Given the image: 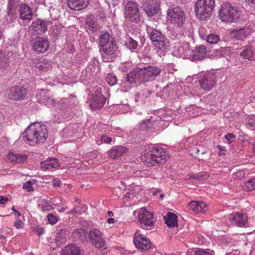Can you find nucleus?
I'll return each instance as SVG.
<instances>
[{"instance_id":"nucleus-1","label":"nucleus","mask_w":255,"mask_h":255,"mask_svg":"<svg viewBox=\"0 0 255 255\" xmlns=\"http://www.w3.org/2000/svg\"><path fill=\"white\" fill-rule=\"evenodd\" d=\"M168 157V153L165 149L155 145L146 147L141 155L142 161L148 166L164 164Z\"/></svg>"},{"instance_id":"nucleus-2","label":"nucleus","mask_w":255,"mask_h":255,"mask_svg":"<svg viewBox=\"0 0 255 255\" xmlns=\"http://www.w3.org/2000/svg\"><path fill=\"white\" fill-rule=\"evenodd\" d=\"M46 126L35 123L29 126L21 134L20 137L30 145L37 142H43L47 137Z\"/></svg>"},{"instance_id":"nucleus-3","label":"nucleus","mask_w":255,"mask_h":255,"mask_svg":"<svg viewBox=\"0 0 255 255\" xmlns=\"http://www.w3.org/2000/svg\"><path fill=\"white\" fill-rule=\"evenodd\" d=\"M146 31L153 44L160 51V54L169 47L168 40L161 31L149 25H146Z\"/></svg>"},{"instance_id":"nucleus-4","label":"nucleus","mask_w":255,"mask_h":255,"mask_svg":"<svg viewBox=\"0 0 255 255\" xmlns=\"http://www.w3.org/2000/svg\"><path fill=\"white\" fill-rule=\"evenodd\" d=\"M240 11L231 3L224 1L219 12V17L222 21L232 22L240 17Z\"/></svg>"},{"instance_id":"nucleus-5","label":"nucleus","mask_w":255,"mask_h":255,"mask_svg":"<svg viewBox=\"0 0 255 255\" xmlns=\"http://www.w3.org/2000/svg\"><path fill=\"white\" fill-rule=\"evenodd\" d=\"M215 5V0H197L195 5L196 17L200 20H204L209 17Z\"/></svg>"},{"instance_id":"nucleus-6","label":"nucleus","mask_w":255,"mask_h":255,"mask_svg":"<svg viewBox=\"0 0 255 255\" xmlns=\"http://www.w3.org/2000/svg\"><path fill=\"white\" fill-rule=\"evenodd\" d=\"M168 19L177 27L182 26L185 21L184 11L179 7H170L167 11Z\"/></svg>"},{"instance_id":"nucleus-7","label":"nucleus","mask_w":255,"mask_h":255,"mask_svg":"<svg viewBox=\"0 0 255 255\" xmlns=\"http://www.w3.org/2000/svg\"><path fill=\"white\" fill-rule=\"evenodd\" d=\"M138 71L140 81L142 82L152 81L161 72V69L158 67L153 66H144L138 69Z\"/></svg>"},{"instance_id":"nucleus-8","label":"nucleus","mask_w":255,"mask_h":255,"mask_svg":"<svg viewBox=\"0 0 255 255\" xmlns=\"http://www.w3.org/2000/svg\"><path fill=\"white\" fill-rule=\"evenodd\" d=\"M135 212L138 213L139 225L141 228L147 230L149 227L153 226L155 219L152 213L147 211L143 208Z\"/></svg>"},{"instance_id":"nucleus-9","label":"nucleus","mask_w":255,"mask_h":255,"mask_svg":"<svg viewBox=\"0 0 255 255\" xmlns=\"http://www.w3.org/2000/svg\"><path fill=\"white\" fill-rule=\"evenodd\" d=\"M125 18L131 22H137L139 18L137 3L132 1L127 3L125 7Z\"/></svg>"},{"instance_id":"nucleus-10","label":"nucleus","mask_w":255,"mask_h":255,"mask_svg":"<svg viewBox=\"0 0 255 255\" xmlns=\"http://www.w3.org/2000/svg\"><path fill=\"white\" fill-rule=\"evenodd\" d=\"M133 243L135 247L142 251H147L150 249L151 242L145 236L139 234L138 232L134 235Z\"/></svg>"},{"instance_id":"nucleus-11","label":"nucleus","mask_w":255,"mask_h":255,"mask_svg":"<svg viewBox=\"0 0 255 255\" xmlns=\"http://www.w3.org/2000/svg\"><path fill=\"white\" fill-rule=\"evenodd\" d=\"M27 94V90L23 87H12L6 92V97L12 100L20 101L24 99Z\"/></svg>"},{"instance_id":"nucleus-12","label":"nucleus","mask_w":255,"mask_h":255,"mask_svg":"<svg viewBox=\"0 0 255 255\" xmlns=\"http://www.w3.org/2000/svg\"><path fill=\"white\" fill-rule=\"evenodd\" d=\"M190 49L189 45L187 43L181 44L180 43H175L172 51L173 56L183 59H188L190 56Z\"/></svg>"},{"instance_id":"nucleus-13","label":"nucleus","mask_w":255,"mask_h":255,"mask_svg":"<svg viewBox=\"0 0 255 255\" xmlns=\"http://www.w3.org/2000/svg\"><path fill=\"white\" fill-rule=\"evenodd\" d=\"M229 220L233 226L243 227L246 226L248 221V217L246 214L235 212L229 215Z\"/></svg>"},{"instance_id":"nucleus-14","label":"nucleus","mask_w":255,"mask_h":255,"mask_svg":"<svg viewBox=\"0 0 255 255\" xmlns=\"http://www.w3.org/2000/svg\"><path fill=\"white\" fill-rule=\"evenodd\" d=\"M201 87L206 91L211 90L216 82V76L213 74H204L199 80Z\"/></svg>"},{"instance_id":"nucleus-15","label":"nucleus","mask_w":255,"mask_h":255,"mask_svg":"<svg viewBox=\"0 0 255 255\" xmlns=\"http://www.w3.org/2000/svg\"><path fill=\"white\" fill-rule=\"evenodd\" d=\"M53 63L46 59H35L33 61L32 67L35 70L44 72H48L52 70Z\"/></svg>"},{"instance_id":"nucleus-16","label":"nucleus","mask_w":255,"mask_h":255,"mask_svg":"<svg viewBox=\"0 0 255 255\" xmlns=\"http://www.w3.org/2000/svg\"><path fill=\"white\" fill-rule=\"evenodd\" d=\"M90 239L92 244L97 248H102L105 245V241L102 233L98 229L91 230L89 232Z\"/></svg>"},{"instance_id":"nucleus-17","label":"nucleus","mask_w":255,"mask_h":255,"mask_svg":"<svg viewBox=\"0 0 255 255\" xmlns=\"http://www.w3.org/2000/svg\"><path fill=\"white\" fill-rule=\"evenodd\" d=\"M240 55L244 59L255 61V40L249 45L241 47Z\"/></svg>"},{"instance_id":"nucleus-18","label":"nucleus","mask_w":255,"mask_h":255,"mask_svg":"<svg viewBox=\"0 0 255 255\" xmlns=\"http://www.w3.org/2000/svg\"><path fill=\"white\" fill-rule=\"evenodd\" d=\"M48 40L43 37H36L32 44V49L37 53H43L49 48Z\"/></svg>"},{"instance_id":"nucleus-19","label":"nucleus","mask_w":255,"mask_h":255,"mask_svg":"<svg viewBox=\"0 0 255 255\" xmlns=\"http://www.w3.org/2000/svg\"><path fill=\"white\" fill-rule=\"evenodd\" d=\"M39 103L49 106L55 103V101L51 94L47 90H40L36 95Z\"/></svg>"},{"instance_id":"nucleus-20","label":"nucleus","mask_w":255,"mask_h":255,"mask_svg":"<svg viewBox=\"0 0 255 255\" xmlns=\"http://www.w3.org/2000/svg\"><path fill=\"white\" fill-rule=\"evenodd\" d=\"M251 30V29L248 26H244L240 28H235L230 32L229 36L233 39L243 40L250 34Z\"/></svg>"},{"instance_id":"nucleus-21","label":"nucleus","mask_w":255,"mask_h":255,"mask_svg":"<svg viewBox=\"0 0 255 255\" xmlns=\"http://www.w3.org/2000/svg\"><path fill=\"white\" fill-rule=\"evenodd\" d=\"M48 21L37 19L32 22L30 30L33 34L41 35L47 30Z\"/></svg>"},{"instance_id":"nucleus-22","label":"nucleus","mask_w":255,"mask_h":255,"mask_svg":"<svg viewBox=\"0 0 255 255\" xmlns=\"http://www.w3.org/2000/svg\"><path fill=\"white\" fill-rule=\"evenodd\" d=\"M188 207L194 213H204L208 210V205L203 201H192L188 203Z\"/></svg>"},{"instance_id":"nucleus-23","label":"nucleus","mask_w":255,"mask_h":255,"mask_svg":"<svg viewBox=\"0 0 255 255\" xmlns=\"http://www.w3.org/2000/svg\"><path fill=\"white\" fill-rule=\"evenodd\" d=\"M207 50L204 46H200L194 50H191L189 59L192 61L201 60L206 56Z\"/></svg>"},{"instance_id":"nucleus-24","label":"nucleus","mask_w":255,"mask_h":255,"mask_svg":"<svg viewBox=\"0 0 255 255\" xmlns=\"http://www.w3.org/2000/svg\"><path fill=\"white\" fill-rule=\"evenodd\" d=\"M128 151V149L123 146H114L107 152L108 157L112 159H118Z\"/></svg>"},{"instance_id":"nucleus-25","label":"nucleus","mask_w":255,"mask_h":255,"mask_svg":"<svg viewBox=\"0 0 255 255\" xmlns=\"http://www.w3.org/2000/svg\"><path fill=\"white\" fill-rule=\"evenodd\" d=\"M89 3V0H67L69 8L77 11L85 8Z\"/></svg>"},{"instance_id":"nucleus-26","label":"nucleus","mask_w":255,"mask_h":255,"mask_svg":"<svg viewBox=\"0 0 255 255\" xmlns=\"http://www.w3.org/2000/svg\"><path fill=\"white\" fill-rule=\"evenodd\" d=\"M99 70L98 61L96 59H93L88 64L85 69V75L88 78L94 76Z\"/></svg>"},{"instance_id":"nucleus-27","label":"nucleus","mask_w":255,"mask_h":255,"mask_svg":"<svg viewBox=\"0 0 255 255\" xmlns=\"http://www.w3.org/2000/svg\"><path fill=\"white\" fill-rule=\"evenodd\" d=\"M19 16L21 19L31 20L33 14L30 6L25 3L21 4L19 6Z\"/></svg>"},{"instance_id":"nucleus-28","label":"nucleus","mask_w":255,"mask_h":255,"mask_svg":"<svg viewBox=\"0 0 255 255\" xmlns=\"http://www.w3.org/2000/svg\"><path fill=\"white\" fill-rule=\"evenodd\" d=\"M106 98L105 97L92 96L89 101V106L92 109H101L105 104Z\"/></svg>"},{"instance_id":"nucleus-29","label":"nucleus","mask_w":255,"mask_h":255,"mask_svg":"<svg viewBox=\"0 0 255 255\" xmlns=\"http://www.w3.org/2000/svg\"><path fill=\"white\" fill-rule=\"evenodd\" d=\"M59 166V160L55 158H48L47 160L41 162V166L44 170H51Z\"/></svg>"},{"instance_id":"nucleus-30","label":"nucleus","mask_w":255,"mask_h":255,"mask_svg":"<svg viewBox=\"0 0 255 255\" xmlns=\"http://www.w3.org/2000/svg\"><path fill=\"white\" fill-rule=\"evenodd\" d=\"M208 149L206 146L201 145H197L193 147L191 149V154L195 158L203 160V158L201 155L205 154Z\"/></svg>"},{"instance_id":"nucleus-31","label":"nucleus","mask_w":255,"mask_h":255,"mask_svg":"<svg viewBox=\"0 0 255 255\" xmlns=\"http://www.w3.org/2000/svg\"><path fill=\"white\" fill-rule=\"evenodd\" d=\"M86 27L88 30L91 32L97 31L98 26L97 18L93 15H89L86 18Z\"/></svg>"},{"instance_id":"nucleus-32","label":"nucleus","mask_w":255,"mask_h":255,"mask_svg":"<svg viewBox=\"0 0 255 255\" xmlns=\"http://www.w3.org/2000/svg\"><path fill=\"white\" fill-rule=\"evenodd\" d=\"M159 123L156 120H154L152 118L147 120H143L139 125V128L142 130H146L149 129H155V127Z\"/></svg>"},{"instance_id":"nucleus-33","label":"nucleus","mask_w":255,"mask_h":255,"mask_svg":"<svg viewBox=\"0 0 255 255\" xmlns=\"http://www.w3.org/2000/svg\"><path fill=\"white\" fill-rule=\"evenodd\" d=\"M79 248L75 244L67 245L62 251V255H80Z\"/></svg>"},{"instance_id":"nucleus-34","label":"nucleus","mask_w":255,"mask_h":255,"mask_svg":"<svg viewBox=\"0 0 255 255\" xmlns=\"http://www.w3.org/2000/svg\"><path fill=\"white\" fill-rule=\"evenodd\" d=\"M126 47L131 52H137L139 50L138 42L131 37H128L125 41Z\"/></svg>"},{"instance_id":"nucleus-35","label":"nucleus","mask_w":255,"mask_h":255,"mask_svg":"<svg viewBox=\"0 0 255 255\" xmlns=\"http://www.w3.org/2000/svg\"><path fill=\"white\" fill-rule=\"evenodd\" d=\"M177 216L174 213L168 212L164 217L165 223L170 228L174 227L178 224Z\"/></svg>"},{"instance_id":"nucleus-36","label":"nucleus","mask_w":255,"mask_h":255,"mask_svg":"<svg viewBox=\"0 0 255 255\" xmlns=\"http://www.w3.org/2000/svg\"><path fill=\"white\" fill-rule=\"evenodd\" d=\"M117 48V44L115 41H114L101 47L103 52L102 54H105L106 55H112L115 53Z\"/></svg>"},{"instance_id":"nucleus-37","label":"nucleus","mask_w":255,"mask_h":255,"mask_svg":"<svg viewBox=\"0 0 255 255\" xmlns=\"http://www.w3.org/2000/svg\"><path fill=\"white\" fill-rule=\"evenodd\" d=\"M214 255V252L210 249H196L189 251L188 255Z\"/></svg>"},{"instance_id":"nucleus-38","label":"nucleus","mask_w":255,"mask_h":255,"mask_svg":"<svg viewBox=\"0 0 255 255\" xmlns=\"http://www.w3.org/2000/svg\"><path fill=\"white\" fill-rule=\"evenodd\" d=\"M243 190L246 192H250L255 190V178L248 180L243 182L242 185Z\"/></svg>"},{"instance_id":"nucleus-39","label":"nucleus","mask_w":255,"mask_h":255,"mask_svg":"<svg viewBox=\"0 0 255 255\" xmlns=\"http://www.w3.org/2000/svg\"><path fill=\"white\" fill-rule=\"evenodd\" d=\"M114 39L109 33H104L102 34L100 37V45L102 47L111 42L114 41Z\"/></svg>"},{"instance_id":"nucleus-40","label":"nucleus","mask_w":255,"mask_h":255,"mask_svg":"<svg viewBox=\"0 0 255 255\" xmlns=\"http://www.w3.org/2000/svg\"><path fill=\"white\" fill-rule=\"evenodd\" d=\"M67 237L66 230L65 229L61 230L57 234L56 237V243L58 246L64 244L66 241Z\"/></svg>"},{"instance_id":"nucleus-41","label":"nucleus","mask_w":255,"mask_h":255,"mask_svg":"<svg viewBox=\"0 0 255 255\" xmlns=\"http://www.w3.org/2000/svg\"><path fill=\"white\" fill-rule=\"evenodd\" d=\"M8 66V59L5 56V53L0 50V70L6 69Z\"/></svg>"},{"instance_id":"nucleus-42","label":"nucleus","mask_w":255,"mask_h":255,"mask_svg":"<svg viewBox=\"0 0 255 255\" xmlns=\"http://www.w3.org/2000/svg\"><path fill=\"white\" fill-rule=\"evenodd\" d=\"M138 70L131 71L128 73L125 78L128 80V81H129L130 84L135 82L137 80H139L140 81V79L138 75Z\"/></svg>"},{"instance_id":"nucleus-43","label":"nucleus","mask_w":255,"mask_h":255,"mask_svg":"<svg viewBox=\"0 0 255 255\" xmlns=\"http://www.w3.org/2000/svg\"><path fill=\"white\" fill-rule=\"evenodd\" d=\"M138 70L131 71L128 73L125 78L128 80V81H129L130 84L135 82L137 80H139L140 81V79L138 75Z\"/></svg>"},{"instance_id":"nucleus-44","label":"nucleus","mask_w":255,"mask_h":255,"mask_svg":"<svg viewBox=\"0 0 255 255\" xmlns=\"http://www.w3.org/2000/svg\"><path fill=\"white\" fill-rule=\"evenodd\" d=\"M86 235V231L84 229H78L72 233V236L75 240H81Z\"/></svg>"},{"instance_id":"nucleus-45","label":"nucleus","mask_w":255,"mask_h":255,"mask_svg":"<svg viewBox=\"0 0 255 255\" xmlns=\"http://www.w3.org/2000/svg\"><path fill=\"white\" fill-rule=\"evenodd\" d=\"M19 5V1L18 0H9L7 5L8 10L17 12Z\"/></svg>"},{"instance_id":"nucleus-46","label":"nucleus","mask_w":255,"mask_h":255,"mask_svg":"<svg viewBox=\"0 0 255 255\" xmlns=\"http://www.w3.org/2000/svg\"><path fill=\"white\" fill-rule=\"evenodd\" d=\"M206 41L210 44H216L220 41V37L214 33L210 34L207 36Z\"/></svg>"},{"instance_id":"nucleus-47","label":"nucleus","mask_w":255,"mask_h":255,"mask_svg":"<svg viewBox=\"0 0 255 255\" xmlns=\"http://www.w3.org/2000/svg\"><path fill=\"white\" fill-rule=\"evenodd\" d=\"M105 80L111 86L115 85L117 82V78L113 73L108 74L105 78Z\"/></svg>"},{"instance_id":"nucleus-48","label":"nucleus","mask_w":255,"mask_h":255,"mask_svg":"<svg viewBox=\"0 0 255 255\" xmlns=\"http://www.w3.org/2000/svg\"><path fill=\"white\" fill-rule=\"evenodd\" d=\"M112 141V138L105 134H103L101 136L100 139H97L96 142L98 144L100 145L101 143H110Z\"/></svg>"},{"instance_id":"nucleus-49","label":"nucleus","mask_w":255,"mask_h":255,"mask_svg":"<svg viewBox=\"0 0 255 255\" xmlns=\"http://www.w3.org/2000/svg\"><path fill=\"white\" fill-rule=\"evenodd\" d=\"M247 126L248 128L251 130L255 129V115L247 118Z\"/></svg>"},{"instance_id":"nucleus-50","label":"nucleus","mask_w":255,"mask_h":255,"mask_svg":"<svg viewBox=\"0 0 255 255\" xmlns=\"http://www.w3.org/2000/svg\"><path fill=\"white\" fill-rule=\"evenodd\" d=\"M39 208L42 212L49 211L51 210L53 208L52 206L47 202H42L38 205Z\"/></svg>"},{"instance_id":"nucleus-51","label":"nucleus","mask_w":255,"mask_h":255,"mask_svg":"<svg viewBox=\"0 0 255 255\" xmlns=\"http://www.w3.org/2000/svg\"><path fill=\"white\" fill-rule=\"evenodd\" d=\"M17 18V12L8 10L6 19L9 23L12 22Z\"/></svg>"},{"instance_id":"nucleus-52","label":"nucleus","mask_w":255,"mask_h":255,"mask_svg":"<svg viewBox=\"0 0 255 255\" xmlns=\"http://www.w3.org/2000/svg\"><path fill=\"white\" fill-rule=\"evenodd\" d=\"M47 219L48 223L52 225H54L56 224L59 220L58 216H56L51 213H49L47 215Z\"/></svg>"},{"instance_id":"nucleus-53","label":"nucleus","mask_w":255,"mask_h":255,"mask_svg":"<svg viewBox=\"0 0 255 255\" xmlns=\"http://www.w3.org/2000/svg\"><path fill=\"white\" fill-rule=\"evenodd\" d=\"M86 207L83 205L82 206H76L72 211H71V214H81L84 213L86 210Z\"/></svg>"},{"instance_id":"nucleus-54","label":"nucleus","mask_w":255,"mask_h":255,"mask_svg":"<svg viewBox=\"0 0 255 255\" xmlns=\"http://www.w3.org/2000/svg\"><path fill=\"white\" fill-rule=\"evenodd\" d=\"M209 177V174L206 172H200L197 175H194L191 176L193 179H197L199 180H206Z\"/></svg>"},{"instance_id":"nucleus-55","label":"nucleus","mask_w":255,"mask_h":255,"mask_svg":"<svg viewBox=\"0 0 255 255\" xmlns=\"http://www.w3.org/2000/svg\"><path fill=\"white\" fill-rule=\"evenodd\" d=\"M23 188L26 190L28 192H30L34 191L33 187V184L30 181H27L25 182L23 185Z\"/></svg>"},{"instance_id":"nucleus-56","label":"nucleus","mask_w":255,"mask_h":255,"mask_svg":"<svg viewBox=\"0 0 255 255\" xmlns=\"http://www.w3.org/2000/svg\"><path fill=\"white\" fill-rule=\"evenodd\" d=\"M17 160L16 163H22L25 162L27 159V155L23 154L18 153L17 155Z\"/></svg>"},{"instance_id":"nucleus-57","label":"nucleus","mask_w":255,"mask_h":255,"mask_svg":"<svg viewBox=\"0 0 255 255\" xmlns=\"http://www.w3.org/2000/svg\"><path fill=\"white\" fill-rule=\"evenodd\" d=\"M17 155L18 153H17L10 152L7 155V159L11 162L16 163Z\"/></svg>"},{"instance_id":"nucleus-58","label":"nucleus","mask_w":255,"mask_h":255,"mask_svg":"<svg viewBox=\"0 0 255 255\" xmlns=\"http://www.w3.org/2000/svg\"><path fill=\"white\" fill-rule=\"evenodd\" d=\"M121 84V86L124 88L126 91H128V89H130L131 84H130L129 81H128L126 78H124V79L122 80Z\"/></svg>"},{"instance_id":"nucleus-59","label":"nucleus","mask_w":255,"mask_h":255,"mask_svg":"<svg viewBox=\"0 0 255 255\" xmlns=\"http://www.w3.org/2000/svg\"><path fill=\"white\" fill-rule=\"evenodd\" d=\"M94 93L92 94V96L104 97L102 94V88L101 87H95L93 89Z\"/></svg>"},{"instance_id":"nucleus-60","label":"nucleus","mask_w":255,"mask_h":255,"mask_svg":"<svg viewBox=\"0 0 255 255\" xmlns=\"http://www.w3.org/2000/svg\"><path fill=\"white\" fill-rule=\"evenodd\" d=\"M159 7L156 6L153 8L151 7L150 8H149L148 10H146V12L149 15L152 16L154 14L157 13L159 10Z\"/></svg>"},{"instance_id":"nucleus-61","label":"nucleus","mask_w":255,"mask_h":255,"mask_svg":"<svg viewBox=\"0 0 255 255\" xmlns=\"http://www.w3.org/2000/svg\"><path fill=\"white\" fill-rule=\"evenodd\" d=\"M225 138L227 140L228 143H231L235 139V135L233 133H228L225 135Z\"/></svg>"},{"instance_id":"nucleus-62","label":"nucleus","mask_w":255,"mask_h":255,"mask_svg":"<svg viewBox=\"0 0 255 255\" xmlns=\"http://www.w3.org/2000/svg\"><path fill=\"white\" fill-rule=\"evenodd\" d=\"M14 226L16 229H22L23 227V223L21 220L17 219L14 223Z\"/></svg>"},{"instance_id":"nucleus-63","label":"nucleus","mask_w":255,"mask_h":255,"mask_svg":"<svg viewBox=\"0 0 255 255\" xmlns=\"http://www.w3.org/2000/svg\"><path fill=\"white\" fill-rule=\"evenodd\" d=\"M62 184V182L58 178H54L52 181V184L54 187H59Z\"/></svg>"},{"instance_id":"nucleus-64","label":"nucleus","mask_w":255,"mask_h":255,"mask_svg":"<svg viewBox=\"0 0 255 255\" xmlns=\"http://www.w3.org/2000/svg\"><path fill=\"white\" fill-rule=\"evenodd\" d=\"M144 97H146V95H141L140 93H137L135 95V101L136 102L139 101L142 99L144 98Z\"/></svg>"}]
</instances>
